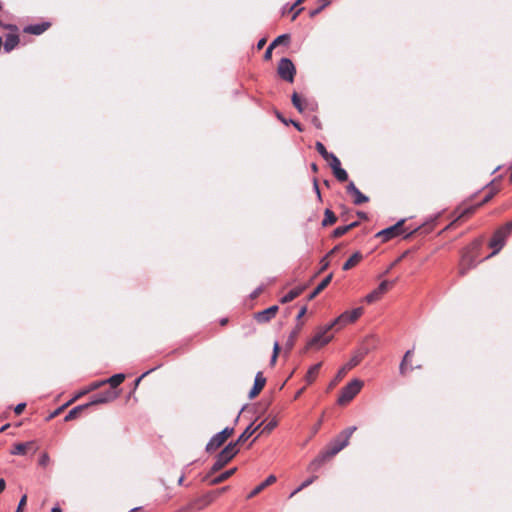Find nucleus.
I'll use <instances>...</instances> for the list:
<instances>
[{
    "label": "nucleus",
    "instance_id": "bb28decb",
    "mask_svg": "<svg viewBox=\"0 0 512 512\" xmlns=\"http://www.w3.org/2000/svg\"><path fill=\"white\" fill-rule=\"evenodd\" d=\"M330 456H325V451L315 458L309 465L310 470H316L319 468Z\"/></svg>",
    "mask_w": 512,
    "mask_h": 512
},
{
    "label": "nucleus",
    "instance_id": "4c0bfd02",
    "mask_svg": "<svg viewBox=\"0 0 512 512\" xmlns=\"http://www.w3.org/2000/svg\"><path fill=\"white\" fill-rule=\"evenodd\" d=\"M297 335H298V329H295V330H293V331L290 333V335H289V337H288V339H287V342H286V349H287V350L292 349V347H293V345H294V342H295V339H296Z\"/></svg>",
    "mask_w": 512,
    "mask_h": 512
},
{
    "label": "nucleus",
    "instance_id": "0eeeda50",
    "mask_svg": "<svg viewBox=\"0 0 512 512\" xmlns=\"http://www.w3.org/2000/svg\"><path fill=\"white\" fill-rule=\"evenodd\" d=\"M368 353V350H365L363 353H358L354 355L337 373L335 379L330 383V388H332L336 383L342 379V377L347 373L348 370H351L355 366H357L364 355Z\"/></svg>",
    "mask_w": 512,
    "mask_h": 512
},
{
    "label": "nucleus",
    "instance_id": "6ab92c4d",
    "mask_svg": "<svg viewBox=\"0 0 512 512\" xmlns=\"http://www.w3.org/2000/svg\"><path fill=\"white\" fill-rule=\"evenodd\" d=\"M276 481V477L274 475H270L264 482L256 486L251 493L248 495V498H252L259 494L263 489H265L267 486L273 484Z\"/></svg>",
    "mask_w": 512,
    "mask_h": 512
},
{
    "label": "nucleus",
    "instance_id": "72a5a7b5",
    "mask_svg": "<svg viewBox=\"0 0 512 512\" xmlns=\"http://www.w3.org/2000/svg\"><path fill=\"white\" fill-rule=\"evenodd\" d=\"M357 427L356 426H351V427H348L346 428L345 430H343L339 436L342 437L343 440H345L346 442L349 443V439L350 437L352 436V434L356 431Z\"/></svg>",
    "mask_w": 512,
    "mask_h": 512
},
{
    "label": "nucleus",
    "instance_id": "5fc2aeb1",
    "mask_svg": "<svg viewBox=\"0 0 512 512\" xmlns=\"http://www.w3.org/2000/svg\"><path fill=\"white\" fill-rule=\"evenodd\" d=\"M213 499H199L197 502H203L202 505L198 507V509L204 508L206 505L212 502Z\"/></svg>",
    "mask_w": 512,
    "mask_h": 512
},
{
    "label": "nucleus",
    "instance_id": "f704fd0d",
    "mask_svg": "<svg viewBox=\"0 0 512 512\" xmlns=\"http://www.w3.org/2000/svg\"><path fill=\"white\" fill-rule=\"evenodd\" d=\"M333 173L335 177L341 182L346 181L348 179V174L346 170H344L342 167L333 170Z\"/></svg>",
    "mask_w": 512,
    "mask_h": 512
},
{
    "label": "nucleus",
    "instance_id": "6e6d98bb",
    "mask_svg": "<svg viewBox=\"0 0 512 512\" xmlns=\"http://www.w3.org/2000/svg\"><path fill=\"white\" fill-rule=\"evenodd\" d=\"M412 353H413V351H412V350H408V351L405 353V355H404V357H403V360H402V361H405L407 364H410V363H409V359H410V357L412 356Z\"/></svg>",
    "mask_w": 512,
    "mask_h": 512
},
{
    "label": "nucleus",
    "instance_id": "79ce46f5",
    "mask_svg": "<svg viewBox=\"0 0 512 512\" xmlns=\"http://www.w3.org/2000/svg\"><path fill=\"white\" fill-rule=\"evenodd\" d=\"M49 463H50V456L48 455V453H46V452L42 453L39 458V465L46 467Z\"/></svg>",
    "mask_w": 512,
    "mask_h": 512
},
{
    "label": "nucleus",
    "instance_id": "1a4fd4ad",
    "mask_svg": "<svg viewBox=\"0 0 512 512\" xmlns=\"http://www.w3.org/2000/svg\"><path fill=\"white\" fill-rule=\"evenodd\" d=\"M392 284H393V282H389L387 280L382 281L377 289L373 290L371 293L366 295L364 300L367 303H373V302L377 301L381 297V295L384 294L389 289V287Z\"/></svg>",
    "mask_w": 512,
    "mask_h": 512
},
{
    "label": "nucleus",
    "instance_id": "09e8293b",
    "mask_svg": "<svg viewBox=\"0 0 512 512\" xmlns=\"http://www.w3.org/2000/svg\"><path fill=\"white\" fill-rule=\"evenodd\" d=\"M151 371H153V369L151 370H148L146 371L145 373H143L139 378H137L134 382V389H137V387L139 386L141 380L146 377Z\"/></svg>",
    "mask_w": 512,
    "mask_h": 512
},
{
    "label": "nucleus",
    "instance_id": "3c124183",
    "mask_svg": "<svg viewBox=\"0 0 512 512\" xmlns=\"http://www.w3.org/2000/svg\"><path fill=\"white\" fill-rule=\"evenodd\" d=\"M26 407V404L25 403H19L18 405H16V407L14 408V412L16 414H21L23 412V410L25 409Z\"/></svg>",
    "mask_w": 512,
    "mask_h": 512
},
{
    "label": "nucleus",
    "instance_id": "4468645a",
    "mask_svg": "<svg viewBox=\"0 0 512 512\" xmlns=\"http://www.w3.org/2000/svg\"><path fill=\"white\" fill-rule=\"evenodd\" d=\"M265 383L266 378L263 376L262 372H258L254 379L253 388L249 392V398L253 399L256 397L265 386Z\"/></svg>",
    "mask_w": 512,
    "mask_h": 512
},
{
    "label": "nucleus",
    "instance_id": "8fccbe9b",
    "mask_svg": "<svg viewBox=\"0 0 512 512\" xmlns=\"http://www.w3.org/2000/svg\"><path fill=\"white\" fill-rule=\"evenodd\" d=\"M26 501H27V496L26 495H23L22 498L20 499L19 501V504H18V507H17V510L16 512H21L22 508L25 506L26 504Z\"/></svg>",
    "mask_w": 512,
    "mask_h": 512
},
{
    "label": "nucleus",
    "instance_id": "4d7b16f0",
    "mask_svg": "<svg viewBox=\"0 0 512 512\" xmlns=\"http://www.w3.org/2000/svg\"><path fill=\"white\" fill-rule=\"evenodd\" d=\"M306 312H307V308H306V306L302 307V308L299 310L298 314H297V319H298V320H299V319H301V318L306 314Z\"/></svg>",
    "mask_w": 512,
    "mask_h": 512
},
{
    "label": "nucleus",
    "instance_id": "393cba45",
    "mask_svg": "<svg viewBox=\"0 0 512 512\" xmlns=\"http://www.w3.org/2000/svg\"><path fill=\"white\" fill-rule=\"evenodd\" d=\"M33 441H29L26 443H17L14 445L13 450L11 451L12 455H23L26 453L27 449L33 445Z\"/></svg>",
    "mask_w": 512,
    "mask_h": 512
},
{
    "label": "nucleus",
    "instance_id": "603ef678",
    "mask_svg": "<svg viewBox=\"0 0 512 512\" xmlns=\"http://www.w3.org/2000/svg\"><path fill=\"white\" fill-rule=\"evenodd\" d=\"M273 49H274V47H272V45L268 46V48L266 49V51L264 53V59L265 60H269L271 58Z\"/></svg>",
    "mask_w": 512,
    "mask_h": 512
},
{
    "label": "nucleus",
    "instance_id": "c756f323",
    "mask_svg": "<svg viewBox=\"0 0 512 512\" xmlns=\"http://www.w3.org/2000/svg\"><path fill=\"white\" fill-rule=\"evenodd\" d=\"M337 221V217L335 214L330 210L326 209L324 213V219L322 221L323 226L332 225Z\"/></svg>",
    "mask_w": 512,
    "mask_h": 512
},
{
    "label": "nucleus",
    "instance_id": "7c9ffc66",
    "mask_svg": "<svg viewBox=\"0 0 512 512\" xmlns=\"http://www.w3.org/2000/svg\"><path fill=\"white\" fill-rule=\"evenodd\" d=\"M236 471V468L229 469L212 480V484H219L231 477Z\"/></svg>",
    "mask_w": 512,
    "mask_h": 512
},
{
    "label": "nucleus",
    "instance_id": "f03ea898",
    "mask_svg": "<svg viewBox=\"0 0 512 512\" xmlns=\"http://www.w3.org/2000/svg\"><path fill=\"white\" fill-rule=\"evenodd\" d=\"M364 383L360 379L351 380L345 387L342 388L340 395L337 399L339 405L349 403L362 389Z\"/></svg>",
    "mask_w": 512,
    "mask_h": 512
},
{
    "label": "nucleus",
    "instance_id": "473e14b6",
    "mask_svg": "<svg viewBox=\"0 0 512 512\" xmlns=\"http://www.w3.org/2000/svg\"><path fill=\"white\" fill-rule=\"evenodd\" d=\"M291 100H292V103H293L294 107L300 113H302L304 111V105H303L302 100L300 99L299 95L296 92H294L292 94Z\"/></svg>",
    "mask_w": 512,
    "mask_h": 512
},
{
    "label": "nucleus",
    "instance_id": "774afa93",
    "mask_svg": "<svg viewBox=\"0 0 512 512\" xmlns=\"http://www.w3.org/2000/svg\"><path fill=\"white\" fill-rule=\"evenodd\" d=\"M51 512H62L61 508L59 506H54L51 510Z\"/></svg>",
    "mask_w": 512,
    "mask_h": 512
},
{
    "label": "nucleus",
    "instance_id": "9d476101",
    "mask_svg": "<svg viewBox=\"0 0 512 512\" xmlns=\"http://www.w3.org/2000/svg\"><path fill=\"white\" fill-rule=\"evenodd\" d=\"M125 378L126 376L123 373L114 374L108 379L91 383V388H99L105 384H109L112 388H116L125 380Z\"/></svg>",
    "mask_w": 512,
    "mask_h": 512
},
{
    "label": "nucleus",
    "instance_id": "7ed1b4c3",
    "mask_svg": "<svg viewBox=\"0 0 512 512\" xmlns=\"http://www.w3.org/2000/svg\"><path fill=\"white\" fill-rule=\"evenodd\" d=\"M239 452L237 443H229L218 455L211 470L212 472L222 469Z\"/></svg>",
    "mask_w": 512,
    "mask_h": 512
},
{
    "label": "nucleus",
    "instance_id": "412c9836",
    "mask_svg": "<svg viewBox=\"0 0 512 512\" xmlns=\"http://www.w3.org/2000/svg\"><path fill=\"white\" fill-rule=\"evenodd\" d=\"M19 43V37L16 34H10L6 37L4 42V50L6 52L12 51Z\"/></svg>",
    "mask_w": 512,
    "mask_h": 512
},
{
    "label": "nucleus",
    "instance_id": "a19ab883",
    "mask_svg": "<svg viewBox=\"0 0 512 512\" xmlns=\"http://www.w3.org/2000/svg\"><path fill=\"white\" fill-rule=\"evenodd\" d=\"M413 370V367L410 364H407L405 361H402L399 366V371L401 375H405L408 371Z\"/></svg>",
    "mask_w": 512,
    "mask_h": 512
},
{
    "label": "nucleus",
    "instance_id": "864d4df0",
    "mask_svg": "<svg viewBox=\"0 0 512 512\" xmlns=\"http://www.w3.org/2000/svg\"><path fill=\"white\" fill-rule=\"evenodd\" d=\"M329 265V262L327 261V256H325L322 260H321V269L320 271H324L325 269H327Z\"/></svg>",
    "mask_w": 512,
    "mask_h": 512
},
{
    "label": "nucleus",
    "instance_id": "dca6fc26",
    "mask_svg": "<svg viewBox=\"0 0 512 512\" xmlns=\"http://www.w3.org/2000/svg\"><path fill=\"white\" fill-rule=\"evenodd\" d=\"M475 266V262L472 255L464 254L461 262L459 272L464 275L469 269Z\"/></svg>",
    "mask_w": 512,
    "mask_h": 512
},
{
    "label": "nucleus",
    "instance_id": "37998d69",
    "mask_svg": "<svg viewBox=\"0 0 512 512\" xmlns=\"http://www.w3.org/2000/svg\"><path fill=\"white\" fill-rule=\"evenodd\" d=\"M289 40V36L287 34H283V35H280L278 36L270 45H272V47H275L285 41H288Z\"/></svg>",
    "mask_w": 512,
    "mask_h": 512
},
{
    "label": "nucleus",
    "instance_id": "69168bd1",
    "mask_svg": "<svg viewBox=\"0 0 512 512\" xmlns=\"http://www.w3.org/2000/svg\"><path fill=\"white\" fill-rule=\"evenodd\" d=\"M322 9H320V7H318L317 9L313 10L310 12V16L311 17H314L315 15H317Z\"/></svg>",
    "mask_w": 512,
    "mask_h": 512
},
{
    "label": "nucleus",
    "instance_id": "f8f14e48",
    "mask_svg": "<svg viewBox=\"0 0 512 512\" xmlns=\"http://www.w3.org/2000/svg\"><path fill=\"white\" fill-rule=\"evenodd\" d=\"M117 397V394H114L112 392L106 391L101 394L95 395L89 403H86L88 407L99 405V404H105L108 402L113 401Z\"/></svg>",
    "mask_w": 512,
    "mask_h": 512
},
{
    "label": "nucleus",
    "instance_id": "c85d7f7f",
    "mask_svg": "<svg viewBox=\"0 0 512 512\" xmlns=\"http://www.w3.org/2000/svg\"><path fill=\"white\" fill-rule=\"evenodd\" d=\"M86 408H88L87 404H83V405H79V406L74 407L73 409H71L68 412V414L65 416L64 420L65 421L73 420L74 418H76V416L78 415L79 412H81L82 410H84Z\"/></svg>",
    "mask_w": 512,
    "mask_h": 512
},
{
    "label": "nucleus",
    "instance_id": "bf43d9fd",
    "mask_svg": "<svg viewBox=\"0 0 512 512\" xmlns=\"http://www.w3.org/2000/svg\"><path fill=\"white\" fill-rule=\"evenodd\" d=\"M312 121H313V124H314L317 128H319V129L321 128V122H320V120H319L317 117H314Z\"/></svg>",
    "mask_w": 512,
    "mask_h": 512
},
{
    "label": "nucleus",
    "instance_id": "58836bf2",
    "mask_svg": "<svg viewBox=\"0 0 512 512\" xmlns=\"http://www.w3.org/2000/svg\"><path fill=\"white\" fill-rule=\"evenodd\" d=\"M316 149L325 160H328L331 153L326 150L325 146L321 142L316 143Z\"/></svg>",
    "mask_w": 512,
    "mask_h": 512
},
{
    "label": "nucleus",
    "instance_id": "5701e85b",
    "mask_svg": "<svg viewBox=\"0 0 512 512\" xmlns=\"http://www.w3.org/2000/svg\"><path fill=\"white\" fill-rule=\"evenodd\" d=\"M362 259V254L360 252H355L344 264L343 270H349L355 265H357Z\"/></svg>",
    "mask_w": 512,
    "mask_h": 512
},
{
    "label": "nucleus",
    "instance_id": "de8ad7c7",
    "mask_svg": "<svg viewBox=\"0 0 512 512\" xmlns=\"http://www.w3.org/2000/svg\"><path fill=\"white\" fill-rule=\"evenodd\" d=\"M73 400L71 399L68 403H66L65 405H63L62 407L58 408L57 410H55L50 416H49V419H52L54 418L55 416H57L65 407H67L70 403H72Z\"/></svg>",
    "mask_w": 512,
    "mask_h": 512
},
{
    "label": "nucleus",
    "instance_id": "052dcab7",
    "mask_svg": "<svg viewBox=\"0 0 512 512\" xmlns=\"http://www.w3.org/2000/svg\"><path fill=\"white\" fill-rule=\"evenodd\" d=\"M289 122L292 123L298 131H302V127L298 122H295L293 120H289Z\"/></svg>",
    "mask_w": 512,
    "mask_h": 512
},
{
    "label": "nucleus",
    "instance_id": "ea45409f",
    "mask_svg": "<svg viewBox=\"0 0 512 512\" xmlns=\"http://www.w3.org/2000/svg\"><path fill=\"white\" fill-rule=\"evenodd\" d=\"M277 426V421L275 419L268 422L262 429V433H270Z\"/></svg>",
    "mask_w": 512,
    "mask_h": 512
},
{
    "label": "nucleus",
    "instance_id": "4be33fe9",
    "mask_svg": "<svg viewBox=\"0 0 512 512\" xmlns=\"http://www.w3.org/2000/svg\"><path fill=\"white\" fill-rule=\"evenodd\" d=\"M305 289V286L297 287L295 289H292L290 292H288L285 296L281 298V303L285 304L288 302H291L296 297H298Z\"/></svg>",
    "mask_w": 512,
    "mask_h": 512
},
{
    "label": "nucleus",
    "instance_id": "a211bd4d",
    "mask_svg": "<svg viewBox=\"0 0 512 512\" xmlns=\"http://www.w3.org/2000/svg\"><path fill=\"white\" fill-rule=\"evenodd\" d=\"M226 440L219 434H215L206 445V451L212 452L218 449Z\"/></svg>",
    "mask_w": 512,
    "mask_h": 512
},
{
    "label": "nucleus",
    "instance_id": "aec40b11",
    "mask_svg": "<svg viewBox=\"0 0 512 512\" xmlns=\"http://www.w3.org/2000/svg\"><path fill=\"white\" fill-rule=\"evenodd\" d=\"M333 275H327L315 288V290L309 295L308 300L314 299L323 289H325L328 284L331 282Z\"/></svg>",
    "mask_w": 512,
    "mask_h": 512
},
{
    "label": "nucleus",
    "instance_id": "13d9d810",
    "mask_svg": "<svg viewBox=\"0 0 512 512\" xmlns=\"http://www.w3.org/2000/svg\"><path fill=\"white\" fill-rule=\"evenodd\" d=\"M279 349H280V347H279L278 342H275L274 346H273V355H277L278 356Z\"/></svg>",
    "mask_w": 512,
    "mask_h": 512
},
{
    "label": "nucleus",
    "instance_id": "c9c22d12",
    "mask_svg": "<svg viewBox=\"0 0 512 512\" xmlns=\"http://www.w3.org/2000/svg\"><path fill=\"white\" fill-rule=\"evenodd\" d=\"M316 478H317L316 476H313V477H311V478H309V479L305 480V481H304V482H303V483H302V484H301L297 489H295V490L291 493L290 497H293L295 494H297L298 492H300L302 489H304V488L308 487L309 485H311V484L315 481V479H316Z\"/></svg>",
    "mask_w": 512,
    "mask_h": 512
},
{
    "label": "nucleus",
    "instance_id": "423d86ee",
    "mask_svg": "<svg viewBox=\"0 0 512 512\" xmlns=\"http://www.w3.org/2000/svg\"><path fill=\"white\" fill-rule=\"evenodd\" d=\"M362 313L363 309L361 307L355 308L352 311H346L332 321V325H336L337 329H341L348 323L356 321Z\"/></svg>",
    "mask_w": 512,
    "mask_h": 512
},
{
    "label": "nucleus",
    "instance_id": "b1692460",
    "mask_svg": "<svg viewBox=\"0 0 512 512\" xmlns=\"http://www.w3.org/2000/svg\"><path fill=\"white\" fill-rule=\"evenodd\" d=\"M263 423H260L257 427L255 428H252V424L249 425L245 430L244 432L239 436V438L237 439V441L235 443H237V445L241 442H244L246 441L249 437H251L253 435V433L258 430L261 426H262Z\"/></svg>",
    "mask_w": 512,
    "mask_h": 512
},
{
    "label": "nucleus",
    "instance_id": "ddd939ff",
    "mask_svg": "<svg viewBox=\"0 0 512 512\" xmlns=\"http://www.w3.org/2000/svg\"><path fill=\"white\" fill-rule=\"evenodd\" d=\"M347 192L354 196V204L360 205L362 203H365L369 200L367 196H365L356 186L353 182H350L347 186Z\"/></svg>",
    "mask_w": 512,
    "mask_h": 512
},
{
    "label": "nucleus",
    "instance_id": "2f4dec72",
    "mask_svg": "<svg viewBox=\"0 0 512 512\" xmlns=\"http://www.w3.org/2000/svg\"><path fill=\"white\" fill-rule=\"evenodd\" d=\"M357 225V222H353L346 226H339L333 231V237H340L344 234H346L350 229L355 227Z\"/></svg>",
    "mask_w": 512,
    "mask_h": 512
},
{
    "label": "nucleus",
    "instance_id": "e433bc0d",
    "mask_svg": "<svg viewBox=\"0 0 512 512\" xmlns=\"http://www.w3.org/2000/svg\"><path fill=\"white\" fill-rule=\"evenodd\" d=\"M329 161V164H330V167L332 168V170H335L339 167H341V163H340V160L337 158L336 155H334L333 153H331L328 157V160Z\"/></svg>",
    "mask_w": 512,
    "mask_h": 512
},
{
    "label": "nucleus",
    "instance_id": "6e6552de",
    "mask_svg": "<svg viewBox=\"0 0 512 512\" xmlns=\"http://www.w3.org/2000/svg\"><path fill=\"white\" fill-rule=\"evenodd\" d=\"M404 222H405L404 219L399 220L396 224L379 231L376 234V237L381 238L382 241L385 242V241H388V240L394 238L397 235H400L403 232L401 228H402V225L404 224Z\"/></svg>",
    "mask_w": 512,
    "mask_h": 512
},
{
    "label": "nucleus",
    "instance_id": "f3484780",
    "mask_svg": "<svg viewBox=\"0 0 512 512\" xmlns=\"http://www.w3.org/2000/svg\"><path fill=\"white\" fill-rule=\"evenodd\" d=\"M49 26H50V23H48V22H43V23H40V24L29 25V26L24 28V32L30 33V34H33V35H40L44 31H46L49 28Z\"/></svg>",
    "mask_w": 512,
    "mask_h": 512
},
{
    "label": "nucleus",
    "instance_id": "680f3d73",
    "mask_svg": "<svg viewBox=\"0 0 512 512\" xmlns=\"http://www.w3.org/2000/svg\"><path fill=\"white\" fill-rule=\"evenodd\" d=\"M329 4H330V0H321L320 9H324Z\"/></svg>",
    "mask_w": 512,
    "mask_h": 512
},
{
    "label": "nucleus",
    "instance_id": "39448f33",
    "mask_svg": "<svg viewBox=\"0 0 512 512\" xmlns=\"http://www.w3.org/2000/svg\"><path fill=\"white\" fill-rule=\"evenodd\" d=\"M277 72L283 80L292 83L296 74V68L289 58H282L279 61Z\"/></svg>",
    "mask_w": 512,
    "mask_h": 512
},
{
    "label": "nucleus",
    "instance_id": "20e7f679",
    "mask_svg": "<svg viewBox=\"0 0 512 512\" xmlns=\"http://www.w3.org/2000/svg\"><path fill=\"white\" fill-rule=\"evenodd\" d=\"M336 327V325H332V322L318 330V332L315 334V336L310 340L309 346L311 347H323L324 345L328 344L332 338V334H328V332L333 328Z\"/></svg>",
    "mask_w": 512,
    "mask_h": 512
},
{
    "label": "nucleus",
    "instance_id": "a18cd8bd",
    "mask_svg": "<svg viewBox=\"0 0 512 512\" xmlns=\"http://www.w3.org/2000/svg\"><path fill=\"white\" fill-rule=\"evenodd\" d=\"M477 207H479V206L476 205V206H471V207L463 209L462 212L460 213L459 217H463L465 215L472 214L476 210Z\"/></svg>",
    "mask_w": 512,
    "mask_h": 512
},
{
    "label": "nucleus",
    "instance_id": "2eb2a0df",
    "mask_svg": "<svg viewBox=\"0 0 512 512\" xmlns=\"http://www.w3.org/2000/svg\"><path fill=\"white\" fill-rule=\"evenodd\" d=\"M277 311H278V306H276V305L271 306L265 310H262V311L256 313L255 319L259 323H266L276 315Z\"/></svg>",
    "mask_w": 512,
    "mask_h": 512
},
{
    "label": "nucleus",
    "instance_id": "0e129e2a",
    "mask_svg": "<svg viewBox=\"0 0 512 512\" xmlns=\"http://www.w3.org/2000/svg\"><path fill=\"white\" fill-rule=\"evenodd\" d=\"M266 43V40L265 39H261L259 40L258 44H257V48L258 49H261Z\"/></svg>",
    "mask_w": 512,
    "mask_h": 512
},
{
    "label": "nucleus",
    "instance_id": "338daca9",
    "mask_svg": "<svg viewBox=\"0 0 512 512\" xmlns=\"http://www.w3.org/2000/svg\"><path fill=\"white\" fill-rule=\"evenodd\" d=\"M277 117H278V119H279V120H281V121H282L284 124H286V125H287L288 123H290L288 120H286L285 118H283V117L281 116V114H280V113H277Z\"/></svg>",
    "mask_w": 512,
    "mask_h": 512
},
{
    "label": "nucleus",
    "instance_id": "9b49d317",
    "mask_svg": "<svg viewBox=\"0 0 512 512\" xmlns=\"http://www.w3.org/2000/svg\"><path fill=\"white\" fill-rule=\"evenodd\" d=\"M349 443L342 439L339 435L331 442L328 449L325 451V456L333 457L344 449Z\"/></svg>",
    "mask_w": 512,
    "mask_h": 512
},
{
    "label": "nucleus",
    "instance_id": "e2e57ef3",
    "mask_svg": "<svg viewBox=\"0 0 512 512\" xmlns=\"http://www.w3.org/2000/svg\"><path fill=\"white\" fill-rule=\"evenodd\" d=\"M6 483L4 479H0V493L4 491Z\"/></svg>",
    "mask_w": 512,
    "mask_h": 512
},
{
    "label": "nucleus",
    "instance_id": "c03bdc74",
    "mask_svg": "<svg viewBox=\"0 0 512 512\" xmlns=\"http://www.w3.org/2000/svg\"><path fill=\"white\" fill-rule=\"evenodd\" d=\"M234 432V429L233 428H229V427H226L224 428L222 431L219 432V434L225 439L227 440L228 437H230Z\"/></svg>",
    "mask_w": 512,
    "mask_h": 512
},
{
    "label": "nucleus",
    "instance_id": "49530a36",
    "mask_svg": "<svg viewBox=\"0 0 512 512\" xmlns=\"http://www.w3.org/2000/svg\"><path fill=\"white\" fill-rule=\"evenodd\" d=\"M96 389L97 388H91V384H90L88 388L84 389L83 391H80L72 400L75 401L79 397L85 395L86 393H88L90 391L96 390Z\"/></svg>",
    "mask_w": 512,
    "mask_h": 512
},
{
    "label": "nucleus",
    "instance_id": "a878e982",
    "mask_svg": "<svg viewBox=\"0 0 512 512\" xmlns=\"http://www.w3.org/2000/svg\"><path fill=\"white\" fill-rule=\"evenodd\" d=\"M502 176H499V178L497 179H494L492 180L489 184H488V187L491 189L490 193L487 194L485 196V198L483 199V201L481 203L478 204V206H481L487 202H489L492 197L499 191L498 187L495 186V182L498 181L499 179H501Z\"/></svg>",
    "mask_w": 512,
    "mask_h": 512
},
{
    "label": "nucleus",
    "instance_id": "cd10ccee",
    "mask_svg": "<svg viewBox=\"0 0 512 512\" xmlns=\"http://www.w3.org/2000/svg\"><path fill=\"white\" fill-rule=\"evenodd\" d=\"M320 367H321V363H317V364L313 365V366L308 370V372H307V374H306L305 379H306V381H307L309 384H310V383H312V382L315 380V378H316V376H317V374H318V371H319Z\"/></svg>",
    "mask_w": 512,
    "mask_h": 512
},
{
    "label": "nucleus",
    "instance_id": "f257e3e1",
    "mask_svg": "<svg viewBox=\"0 0 512 512\" xmlns=\"http://www.w3.org/2000/svg\"><path fill=\"white\" fill-rule=\"evenodd\" d=\"M512 232V221L506 223L504 226L499 228L490 240L489 246L493 249V252L488 256L496 255L504 246L507 237Z\"/></svg>",
    "mask_w": 512,
    "mask_h": 512
}]
</instances>
